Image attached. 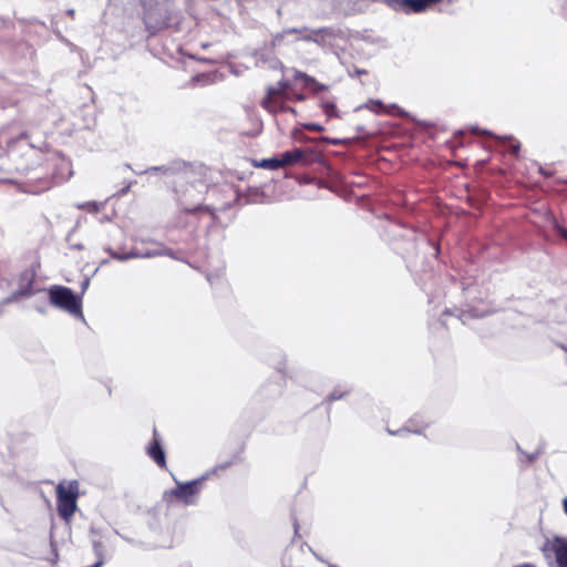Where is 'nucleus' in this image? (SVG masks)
Here are the masks:
<instances>
[{"label":"nucleus","instance_id":"obj_1","mask_svg":"<svg viewBox=\"0 0 567 567\" xmlns=\"http://www.w3.org/2000/svg\"><path fill=\"white\" fill-rule=\"evenodd\" d=\"M306 100L305 93L296 90L291 81L280 80L276 85L267 87L266 95L264 96L260 105L269 113H295V109L287 105V102H303Z\"/></svg>","mask_w":567,"mask_h":567},{"label":"nucleus","instance_id":"obj_2","mask_svg":"<svg viewBox=\"0 0 567 567\" xmlns=\"http://www.w3.org/2000/svg\"><path fill=\"white\" fill-rule=\"evenodd\" d=\"M203 481L204 478H197L186 483H177L175 488L164 492L163 501L167 505H173L175 503L193 505L197 501Z\"/></svg>","mask_w":567,"mask_h":567},{"label":"nucleus","instance_id":"obj_3","mask_svg":"<svg viewBox=\"0 0 567 567\" xmlns=\"http://www.w3.org/2000/svg\"><path fill=\"white\" fill-rule=\"evenodd\" d=\"M79 497V484L76 481L70 482L68 485L60 483L56 486V507L61 518L69 520L75 513Z\"/></svg>","mask_w":567,"mask_h":567},{"label":"nucleus","instance_id":"obj_4","mask_svg":"<svg viewBox=\"0 0 567 567\" xmlns=\"http://www.w3.org/2000/svg\"><path fill=\"white\" fill-rule=\"evenodd\" d=\"M50 302L73 316H82V301L66 287L54 286L49 291Z\"/></svg>","mask_w":567,"mask_h":567},{"label":"nucleus","instance_id":"obj_5","mask_svg":"<svg viewBox=\"0 0 567 567\" xmlns=\"http://www.w3.org/2000/svg\"><path fill=\"white\" fill-rule=\"evenodd\" d=\"M442 2V0H386V3L394 10L405 13H420Z\"/></svg>","mask_w":567,"mask_h":567},{"label":"nucleus","instance_id":"obj_6","mask_svg":"<svg viewBox=\"0 0 567 567\" xmlns=\"http://www.w3.org/2000/svg\"><path fill=\"white\" fill-rule=\"evenodd\" d=\"M543 551L553 554L558 567H567V537L555 536L547 540Z\"/></svg>","mask_w":567,"mask_h":567},{"label":"nucleus","instance_id":"obj_7","mask_svg":"<svg viewBox=\"0 0 567 567\" xmlns=\"http://www.w3.org/2000/svg\"><path fill=\"white\" fill-rule=\"evenodd\" d=\"M146 453L161 468L167 467L165 453L156 429L153 430V439L146 449Z\"/></svg>","mask_w":567,"mask_h":567},{"label":"nucleus","instance_id":"obj_8","mask_svg":"<svg viewBox=\"0 0 567 567\" xmlns=\"http://www.w3.org/2000/svg\"><path fill=\"white\" fill-rule=\"evenodd\" d=\"M336 31L332 28L323 27L315 30H308L300 39L306 42H315L324 45L329 39L336 38Z\"/></svg>","mask_w":567,"mask_h":567},{"label":"nucleus","instance_id":"obj_9","mask_svg":"<svg viewBox=\"0 0 567 567\" xmlns=\"http://www.w3.org/2000/svg\"><path fill=\"white\" fill-rule=\"evenodd\" d=\"M292 80L301 82L303 89H308L313 93H319L329 89L328 85L319 83L315 78L299 70H295Z\"/></svg>","mask_w":567,"mask_h":567},{"label":"nucleus","instance_id":"obj_10","mask_svg":"<svg viewBox=\"0 0 567 567\" xmlns=\"http://www.w3.org/2000/svg\"><path fill=\"white\" fill-rule=\"evenodd\" d=\"M498 147L504 154H508L514 158H519L520 142L512 136L498 137Z\"/></svg>","mask_w":567,"mask_h":567},{"label":"nucleus","instance_id":"obj_11","mask_svg":"<svg viewBox=\"0 0 567 567\" xmlns=\"http://www.w3.org/2000/svg\"><path fill=\"white\" fill-rule=\"evenodd\" d=\"M306 152L301 148H293L292 151L285 152L280 155L281 166H293L299 163H305Z\"/></svg>","mask_w":567,"mask_h":567},{"label":"nucleus","instance_id":"obj_12","mask_svg":"<svg viewBox=\"0 0 567 567\" xmlns=\"http://www.w3.org/2000/svg\"><path fill=\"white\" fill-rule=\"evenodd\" d=\"M252 165L255 167H260V168L270 169V171H276V169L282 168L280 156L279 157H272V158H265V159H261L259 162L258 161H254Z\"/></svg>","mask_w":567,"mask_h":567},{"label":"nucleus","instance_id":"obj_13","mask_svg":"<svg viewBox=\"0 0 567 567\" xmlns=\"http://www.w3.org/2000/svg\"><path fill=\"white\" fill-rule=\"evenodd\" d=\"M321 109L328 117H338V109L333 101L327 100L321 102Z\"/></svg>","mask_w":567,"mask_h":567},{"label":"nucleus","instance_id":"obj_14","mask_svg":"<svg viewBox=\"0 0 567 567\" xmlns=\"http://www.w3.org/2000/svg\"><path fill=\"white\" fill-rule=\"evenodd\" d=\"M105 250L112 256V258L121 260V261L135 257V255L133 252L124 251L122 249L115 250L112 248H106Z\"/></svg>","mask_w":567,"mask_h":567},{"label":"nucleus","instance_id":"obj_15","mask_svg":"<svg viewBox=\"0 0 567 567\" xmlns=\"http://www.w3.org/2000/svg\"><path fill=\"white\" fill-rule=\"evenodd\" d=\"M286 37H287V33H285V29L281 32H277L276 34H272L270 43H269L270 48L275 49L277 47H280L284 43Z\"/></svg>","mask_w":567,"mask_h":567},{"label":"nucleus","instance_id":"obj_16","mask_svg":"<svg viewBox=\"0 0 567 567\" xmlns=\"http://www.w3.org/2000/svg\"><path fill=\"white\" fill-rule=\"evenodd\" d=\"M31 281L29 282V287L24 290L16 291L11 297H9L6 302H11L13 300H18L20 297H27L31 295Z\"/></svg>","mask_w":567,"mask_h":567},{"label":"nucleus","instance_id":"obj_17","mask_svg":"<svg viewBox=\"0 0 567 567\" xmlns=\"http://www.w3.org/2000/svg\"><path fill=\"white\" fill-rule=\"evenodd\" d=\"M367 107L375 113H381L384 110L382 102L374 100L369 101Z\"/></svg>","mask_w":567,"mask_h":567},{"label":"nucleus","instance_id":"obj_18","mask_svg":"<svg viewBox=\"0 0 567 567\" xmlns=\"http://www.w3.org/2000/svg\"><path fill=\"white\" fill-rule=\"evenodd\" d=\"M40 181L39 189L44 190L49 189L51 186V178L48 174L38 176Z\"/></svg>","mask_w":567,"mask_h":567},{"label":"nucleus","instance_id":"obj_19","mask_svg":"<svg viewBox=\"0 0 567 567\" xmlns=\"http://www.w3.org/2000/svg\"><path fill=\"white\" fill-rule=\"evenodd\" d=\"M308 32V28L303 27V28H287L285 29V33H287V35H290V34H300V38L306 34Z\"/></svg>","mask_w":567,"mask_h":567},{"label":"nucleus","instance_id":"obj_20","mask_svg":"<svg viewBox=\"0 0 567 567\" xmlns=\"http://www.w3.org/2000/svg\"><path fill=\"white\" fill-rule=\"evenodd\" d=\"M16 169L22 174H29L30 172L35 171L37 167L27 164V165H19L16 167Z\"/></svg>","mask_w":567,"mask_h":567},{"label":"nucleus","instance_id":"obj_21","mask_svg":"<svg viewBox=\"0 0 567 567\" xmlns=\"http://www.w3.org/2000/svg\"><path fill=\"white\" fill-rule=\"evenodd\" d=\"M557 231H558V235H559L561 238H564V239H566V240H567V228L558 227V228H557Z\"/></svg>","mask_w":567,"mask_h":567},{"label":"nucleus","instance_id":"obj_22","mask_svg":"<svg viewBox=\"0 0 567 567\" xmlns=\"http://www.w3.org/2000/svg\"><path fill=\"white\" fill-rule=\"evenodd\" d=\"M538 173L544 175L545 177L551 176L550 172L545 171L542 166H538Z\"/></svg>","mask_w":567,"mask_h":567},{"label":"nucleus","instance_id":"obj_23","mask_svg":"<svg viewBox=\"0 0 567 567\" xmlns=\"http://www.w3.org/2000/svg\"><path fill=\"white\" fill-rule=\"evenodd\" d=\"M87 207H91L90 210H94V212H97L99 210V205L96 203H87L86 204Z\"/></svg>","mask_w":567,"mask_h":567},{"label":"nucleus","instance_id":"obj_24","mask_svg":"<svg viewBox=\"0 0 567 567\" xmlns=\"http://www.w3.org/2000/svg\"><path fill=\"white\" fill-rule=\"evenodd\" d=\"M341 398H342V394L338 395V394H336V392H333V393H331V394L329 395V401L339 400V399H341Z\"/></svg>","mask_w":567,"mask_h":567},{"label":"nucleus","instance_id":"obj_25","mask_svg":"<svg viewBox=\"0 0 567 567\" xmlns=\"http://www.w3.org/2000/svg\"><path fill=\"white\" fill-rule=\"evenodd\" d=\"M151 19H152L151 11H147L145 13V22L147 25H151Z\"/></svg>","mask_w":567,"mask_h":567},{"label":"nucleus","instance_id":"obj_26","mask_svg":"<svg viewBox=\"0 0 567 567\" xmlns=\"http://www.w3.org/2000/svg\"><path fill=\"white\" fill-rule=\"evenodd\" d=\"M514 567H536V566H534L533 564H529V563H524V564H520V565H517Z\"/></svg>","mask_w":567,"mask_h":567},{"label":"nucleus","instance_id":"obj_27","mask_svg":"<svg viewBox=\"0 0 567 567\" xmlns=\"http://www.w3.org/2000/svg\"><path fill=\"white\" fill-rule=\"evenodd\" d=\"M563 505H564V511L567 514V497L564 499Z\"/></svg>","mask_w":567,"mask_h":567},{"label":"nucleus","instance_id":"obj_28","mask_svg":"<svg viewBox=\"0 0 567 567\" xmlns=\"http://www.w3.org/2000/svg\"><path fill=\"white\" fill-rule=\"evenodd\" d=\"M310 128L313 130V131H320V127H318L316 125L310 126Z\"/></svg>","mask_w":567,"mask_h":567}]
</instances>
